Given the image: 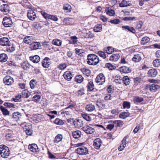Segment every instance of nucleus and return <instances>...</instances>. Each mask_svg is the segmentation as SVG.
<instances>
[{
    "label": "nucleus",
    "mask_w": 160,
    "mask_h": 160,
    "mask_svg": "<svg viewBox=\"0 0 160 160\" xmlns=\"http://www.w3.org/2000/svg\"><path fill=\"white\" fill-rule=\"evenodd\" d=\"M76 106V104L75 102L72 101L71 100L70 102L68 104V106L67 108H65V110H67L68 109H70V110H71L72 111L73 108H75Z\"/></svg>",
    "instance_id": "nucleus-31"
},
{
    "label": "nucleus",
    "mask_w": 160,
    "mask_h": 160,
    "mask_svg": "<svg viewBox=\"0 0 160 160\" xmlns=\"http://www.w3.org/2000/svg\"><path fill=\"white\" fill-rule=\"evenodd\" d=\"M2 23L6 27H10L12 24V19L10 17H5L3 18Z\"/></svg>",
    "instance_id": "nucleus-8"
},
{
    "label": "nucleus",
    "mask_w": 160,
    "mask_h": 160,
    "mask_svg": "<svg viewBox=\"0 0 160 160\" xmlns=\"http://www.w3.org/2000/svg\"><path fill=\"white\" fill-rule=\"evenodd\" d=\"M29 59L30 61L34 63H37L38 62L40 59V57L38 55L31 56L29 57Z\"/></svg>",
    "instance_id": "nucleus-27"
},
{
    "label": "nucleus",
    "mask_w": 160,
    "mask_h": 160,
    "mask_svg": "<svg viewBox=\"0 0 160 160\" xmlns=\"http://www.w3.org/2000/svg\"><path fill=\"white\" fill-rule=\"evenodd\" d=\"M41 96L39 95H35L32 97V101L35 102H38L41 98Z\"/></svg>",
    "instance_id": "nucleus-59"
},
{
    "label": "nucleus",
    "mask_w": 160,
    "mask_h": 160,
    "mask_svg": "<svg viewBox=\"0 0 160 160\" xmlns=\"http://www.w3.org/2000/svg\"><path fill=\"white\" fill-rule=\"evenodd\" d=\"M102 143V141L100 138H97L94 140L93 145L95 149L99 150Z\"/></svg>",
    "instance_id": "nucleus-10"
},
{
    "label": "nucleus",
    "mask_w": 160,
    "mask_h": 160,
    "mask_svg": "<svg viewBox=\"0 0 160 160\" xmlns=\"http://www.w3.org/2000/svg\"><path fill=\"white\" fill-rule=\"evenodd\" d=\"M102 29V26L101 24L96 25L93 28V30L95 32H101Z\"/></svg>",
    "instance_id": "nucleus-47"
},
{
    "label": "nucleus",
    "mask_w": 160,
    "mask_h": 160,
    "mask_svg": "<svg viewBox=\"0 0 160 160\" xmlns=\"http://www.w3.org/2000/svg\"><path fill=\"white\" fill-rule=\"evenodd\" d=\"M81 116L84 119L88 122L90 121L92 119L91 117L88 114L86 113H81Z\"/></svg>",
    "instance_id": "nucleus-43"
},
{
    "label": "nucleus",
    "mask_w": 160,
    "mask_h": 160,
    "mask_svg": "<svg viewBox=\"0 0 160 160\" xmlns=\"http://www.w3.org/2000/svg\"><path fill=\"white\" fill-rule=\"evenodd\" d=\"M160 88L159 85L154 83L150 85L148 87L149 90L153 92H157Z\"/></svg>",
    "instance_id": "nucleus-19"
},
{
    "label": "nucleus",
    "mask_w": 160,
    "mask_h": 160,
    "mask_svg": "<svg viewBox=\"0 0 160 160\" xmlns=\"http://www.w3.org/2000/svg\"><path fill=\"white\" fill-rule=\"evenodd\" d=\"M0 10L4 14H7L9 11V7L7 4H3L0 6Z\"/></svg>",
    "instance_id": "nucleus-17"
},
{
    "label": "nucleus",
    "mask_w": 160,
    "mask_h": 160,
    "mask_svg": "<svg viewBox=\"0 0 160 160\" xmlns=\"http://www.w3.org/2000/svg\"><path fill=\"white\" fill-rule=\"evenodd\" d=\"M106 53L105 52H102L101 51H98L97 54L100 57L102 58L103 59H106L107 57V55L105 53Z\"/></svg>",
    "instance_id": "nucleus-60"
},
{
    "label": "nucleus",
    "mask_w": 160,
    "mask_h": 160,
    "mask_svg": "<svg viewBox=\"0 0 160 160\" xmlns=\"http://www.w3.org/2000/svg\"><path fill=\"white\" fill-rule=\"evenodd\" d=\"M82 129L88 134H91L95 132L94 129L89 125H86L82 127Z\"/></svg>",
    "instance_id": "nucleus-6"
},
{
    "label": "nucleus",
    "mask_w": 160,
    "mask_h": 160,
    "mask_svg": "<svg viewBox=\"0 0 160 160\" xmlns=\"http://www.w3.org/2000/svg\"><path fill=\"white\" fill-rule=\"evenodd\" d=\"M158 72L155 69L152 68L149 70L148 73V75L149 77H155L157 75Z\"/></svg>",
    "instance_id": "nucleus-22"
},
{
    "label": "nucleus",
    "mask_w": 160,
    "mask_h": 160,
    "mask_svg": "<svg viewBox=\"0 0 160 160\" xmlns=\"http://www.w3.org/2000/svg\"><path fill=\"white\" fill-rule=\"evenodd\" d=\"M76 152L80 155H86L88 153V149L84 146L79 147L75 150Z\"/></svg>",
    "instance_id": "nucleus-4"
},
{
    "label": "nucleus",
    "mask_w": 160,
    "mask_h": 160,
    "mask_svg": "<svg viewBox=\"0 0 160 160\" xmlns=\"http://www.w3.org/2000/svg\"><path fill=\"white\" fill-rule=\"evenodd\" d=\"M10 154V150L8 147L3 145H0V154L1 157L7 158Z\"/></svg>",
    "instance_id": "nucleus-2"
},
{
    "label": "nucleus",
    "mask_w": 160,
    "mask_h": 160,
    "mask_svg": "<svg viewBox=\"0 0 160 160\" xmlns=\"http://www.w3.org/2000/svg\"><path fill=\"white\" fill-rule=\"evenodd\" d=\"M75 51L76 54L78 55L81 58L84 57L85 53L83 49L76 48H75Z\"/></svg>",
    "instance_id": "nucleus-33"
},
{
    "label": "nucleus",
    "mask_w": 160,
    "mask_h": 160,
    "mask_svg": "<svg viewBox=\"0 0 160 160\" xmlns=\"http://www.w3.org/2000/svg\"><path fill=\"white\" fill-rule=\"evenodd\" d=\"M41 46V43L39 42H33L30 44V48L32 50H36Z\"/></svg>",
    "instance_id": "nucleus-21"
},
{
    "label": "nucleus",
    "mask_w": 160,
    "mask_h": 160,
    "mask_svg": "<svg viewBox=\"0 0 160 160\" xmlns=\"http://www.w3.org/2000/svg\"><path fill=\"white\" fill-rule=\"evenodd\" d=\"M103 100L99 99L97 101L96 105L99 108V110L105 109L106 108V105L104 103Z\"/></svg>",
    "instance_id": "nucleus-18"
},
{
    "label": "nucleus",
    "mask_w": 160,
    "mask_h": 160,
    "mask_svg": "<svg viewBox=\"0 0 160 160\" xmlns=\"http://www.w3.org/2000/svg\"><path fill=\"white\" fill-rule=\"evenodd\" d=\"M82 133L79 130H77L72 132V136L75 139H78L80 138Z\"/></svg>",
    "instance_id": "nucleus-35"
},
{
    "label": "nucleus",
    "mask_w": 160,
    "mask_h": 160,
    "mask_svg": "<svg viewBox=\"0 0 160 160\" xmlns=\"http://www.w3.org/2000/svg\"><path fill=\"white\" fill-rule=\"evenodd\" d=\"M8 59V57L5 53H2L0 54V62H6Z\"/></svg>",
    "instance_id": "nucleus-50"
},
{
    "label": "nucleus",
    "mask_w": 160,
    "mask_h": 160,
    "mask_svg": "<svg viewBox=\"0 0 160 160\" xmlns=\"http://www.w3.org/2000/svg\"><path fill=\"white\" fill-rule=\"evenodd\" d=\"M114 126L116 127H122L123 124V122L120 120H116L113 122Z\"/></svg>",
    "instance_id": "nucleus-38"
},
{
    "label": "nucleus",
    "mask_w": 160,
    "mask_h": 160,
    "mask_svg": "<svg viewBox=\"0 0 160 160\" xmlns=\"http://www.w3.org/2000/svg\"><path fill=\"white\" fill-rule=\"evenodd\" d=\"M72 112L71 110H68V111H66L64 110L61 112V114L64 117H66L70 115Z\"/></svg>",
    "instance_id": "nucleus-63"
},
{
    "label": "nucleus",
    "mask_w": 160,
    "mask_h": 160,
    "mask_svg": "<svg viewBox=\"0 0 160 160\" xmlns=\"http://www.w3.org/2000/svg\"><path fill=\"white\" fill-rule=\"evenodd\" d=\"M85 110L88 112H92L95 109V106L92 104H88L86 105Z\"/></svg>",
    "instance_id": "nucleus-37"
},
{
    "label": "nucleus",
    "mask_w": 160,
    "mask_h": 160,
    "mask_svg": "<svg viewBox=\"0 0 160 160\" xmlns=\"http://www.w3.org/2000/svg\"><path fill=\"white\" fill-rule=\"evenodd\" d=\"M32 26L35 29L39 30L41 28L40 23L38 22H34L32 24Z\"/></svg>",
    "instance_id": "nucleus-56"
},
{
    "label": "nucleus",
    "mask_w": 160,
    "mask_h": 160,
    "mask_svg": "<svg viewBox=\"0 0 160 160\" xmlns=\"http://www.w3.org/2000/svg\"><path fill=\"white\" fill-rule=\"evenodd\" d=\"M129 138V136L127 135L125 136L121 142V144L120 146L118 148V150L119 151H121L124 148L126 147V145L127 142H128V141H127V139Z\"/></svg>",
    "instance_id": "nucleus-7"
},
{
    "label": "nucleus",
    "mask_w": 160,
    "mask_h": 160,
    "mask_svg": "<svg viewBox=\"0 0 160 160\" xmlns=\"http://www.w3.org/2000/svg\"><path fill=\"white\" fill-rule=\"evenodd\" d=\"M114 51V48H113L109 46L105 48L104 51L107 54H111Z\"/></svg>",
    "instance_id": "nucleus-46"
},
{
    "label": "nucleus",
    "mask_w": 160,
    "mask_h": 160,
    "mask_svg": "<svg viewBox=\"0 0 160 160\" xmlns=\"http://www.w3.org/2000/svg\"><path fill=\"white\" fill-rule=\"evenodd\" d=\"M119 70L121 74H128L130 72L131 69L130 68L125 66L120 67L119 68Z\"/></svg>",
    "instance_id": "nucleus-12"
},
{
    "label": "nucleus",
    "mask_w": 160,
    "mask_h": 160,
    "mask_svg": "<svg viewBox=\"0 0 160 160\" xmlns=\"http://www.w3.org/2000/svg\"><path fill=\"white\" fill-rule=\"evenodd\" d=\"M94 84L92 80L90 81L87 86L88 91L91 92L94 89Z\"/></svg>",
    "instance_id": "nucleus-36"
},
{
    "label": "nucleus",
    "mask_w": 160,
    "mask_h": 160,
    "mask_svg": "<svg viewBox=\"0 0 160 160\" xmlns=\"http://www.w3.org/2000/svg\"><path fill=\"white\" fill-rule=\"evenodd\" d=\"M50 58L48 57H45L42 62V65L43 68H49L51 63L50 61Z\"/></svg>",
    "instance_id": "nucleus-9"
},
{
    "label": "nucleus",
    "mask_w": 160,
    "mask_h": 160,
    "mask_svg": "<svg viewBox=\"0 0 160 160\" xmlns=\"http://www.w3.org/2000/svg\"><path fill=\"white\" fill-rule=\"evenodd\" d=\"M28 148L32 152L38 154L39 152V149L37 145L35 143L30 144L28 145Z\"/></svg>",
    "instance_id": "nucleus-5"
},
{
    "label": "nucleus",
    "mask_w": 160,
    "mask_h": 160,
    "mask_svg": "<svg viewBox=\"0 0 160 160\" xmlns=\"http://www.w3.org/2000/svg\"><path fill=\"white\" fill-rule=\"evenodd\" d=\"M142 60V57L140 54H137L134 55L132 58V61L135 63L139 62Z\"/></svg>",
    "instance_id": "nucleus-24"
},
{
    "label": "nucleus",
    "mask_w": 160,
    "mask_h": 160,
    "mask_svg": "<svg viewBox=\"0 0 160 160\" xmlns=\"http://www.w3.org/2000/svg\"><path fill=\"white\" fill-rule=\"evenodd\" d=\"M120 58V56L118 53H115L112 55L109 58V60L112 62H116Z\"/></svg>",
    "instance_id": "nucleus-23"
},
{
    "label": "nucleus",
    "mask_w": 160,
    "mask_h": 160,
    "mask_svg": "<svg viewBox=\"0 0 160 160\" xmlns=\"http://www.w3.org/2000/svg\"><path fill=\"white\" fill-rule=\"evenodd\" d=\"M3 82L5 85H11L13 83V79L9 76H6L3 79Z\"/></svg>",
    "instance_id": "nucleus-13"
},
{
    "label": "nucleus",
    "mask_w": 160,
    "mask_h": 160,
    "mask_svg": "<svg viewBox=\"0 0 160 160\" xmlns=\"http://www.w3.org/2000/svg\"><path fill=\"white\" fill-rule=\"evenodd\" d=\"M99 57L95 54H89L87 57V62L90 65L95 66L99 62Z\"/></svg>",
    "instance_id": "nucleus-1"
},
{
    "label": "nucleus",
    "mask_w": 160,
    "mask_h": 160,
    "mask_svg": "<svg viewBox=\"0 0 160 160\" xmlns=\"http://www.w3.org/2000/svg\"><path fill=\"white\" fill-rule=\"evenodd\" d=\"M63 138L62 135L61 134H58L55 138L53 140L54 143H57L60 142Z\"/></svg>",
    "instance_id": "nucleus-39"
},
{
    "label": "nucleus",
    "mask_w": 160,
    "mask_h": 160,
    "mask_svg": "<svg viewBox=\"0 0 160 160\" xmlns=\"http://www.w3.org/2000/svg\"><path fill=\"white\" fill-rule=\"evenodd\" d=\"M9 43V41L8 38L3 37L0 38V44L2 46H7Z\"/></svg>",
    "instance_id": "nucleus-25"
},
{
    "label": "nucleus",
    "mask_w": 160,
    "mask_h": 160,
    "mask_svg": "<svg viewBox=\"0 0 160 160\" xmlns=\"http://www.w3.org/2000/svg\"><path fill=\"white\" fill-rule=\"evenodd\" d=\"M6 50L8 52H11L14 51L15 48L13 45L11 44H10L9 43L7 45Z\"/></svg>",
    "instance_id": "nucleus-48"
},
{
    "label": "nucleus",
    "mask_w": 160,
    "mask_h": 160,
    "mask_svg": "<svg viewBox=\"0 0 160 160\" xmlns=\"http://www.w3.org/2000/svg\"><path fill=\"white\" fill-rule=\"evenodd\" d=\"M152 64L154 67H160V59L157 58L154 60L152 62Z\"/></svg>",
    "instance_id": "nucleus-52"
},
{
    "label": "nucleus",
    "mask_w": 160,
    "mask_h": 160,
    "mask_svg": "<svg viewBox=\"0 0 160 160\" xmlns=\"http://www.w3.org/2000/svg\"><path fill=\"white\" fill-rule=\"evenodd\" d=\"M3 105L5 106L7 108H15L14 104H12V103L8 102H6L4 103Z\"/></svg>",
    "instance_id": "nucleus-62"
},
{
    "label": "nucleus",
    "mask_w": 160,
    "mask_h": 160,
    "mask_svg": "<svg viewBox=\"0 0 160 160\" xmlns=\"http://www.w3.org/2000/svg\"><path fill=\"white\" fill-rule=\"evenodd\" d=\"M150 41V38L148 37H144L142 38L141 41V45H144L148 42Z\"/></svg>",
    "instance_id": "nucleus-53"
},
{
    "label": "nucleus",
    "mask_w": 160,
    "mask_h": 160,
    "mask_svg": "<svg viewBox=\"0 0 160 160\" xmlns=\"http://www.w3.org/2000/svg\"><path fill=\"white\" fill-rule=\"evenodd\" d=\"M53 122L54 123L59 125H63L65 124V122L63 120L58 118H56L54 121Z\"/></svg>",
    "instance_id": "nucleus-45"
},
{
    "label": "nucleus",
    "mask_w": 160,
    "mask_h": 160,
    "mask_svg": "<svg viewBox=\"0 0 160 160\" xmlns=\"http://www.w3.org/2000/svg\"><path fill=\"white\" fill-rule=\"evenodd\" d=\"M27 15L28 19L31 21L34 20L37 18L35 12L32 10H28Z\"/></svg>",
    "instance_id": "nucleus-11"
},
{
    "label": "nucleus",
    "mask_w": 160,
    "mask_h": 160,
    "mask_svg": "<svg viewBox=\"0 0 160 160\" xmlns=\"http://www.w3.org/2000/svg\"><path fill=\"white\" fill-rule=\"evenodd\" d=\"M30 95V93L27 90H24L22 92V95H21V98H28Z\"/></svg>",
    "instance_id": "nucleus-41"
},
{
    "label": "nucleus",
    "mask_w": 160,
    "mask_h": 160,
    "mask_svg": "<svg viewBox=\"0 0 160 160\" xmlns=\"http://www.w3.org/2000/svg\"><path fill=\"white\" fill-rule=\"evenodd\" d=\"M21 127H22L23 131L25 132L26 131V130L30 129V128H32L31 125L25 122L21 124Z\"/></svg>",
    "instance_id": "nucleus-29"
},
{
    "label": "nucleus",
    "mask_w": 160,
    "mask_h": 160,
    "mask_svg": "<svg viewBox=\"0 0 160 160\" xmlns=\"http://www.w3.org/2000/svg\"><path fill=\"white\" fill-rule=\"evenodd\" d=\"M131 2L129 0H122L121 3H119L120 7H123L130 6L131 5Z\"/></svg>",
    "instance_id": "nucleus-28"
},
{
    "label": "nucleus",
    "mask_w": 160,
    "mask_h": 160,
    "mask_svg": "<svg viewBox=\"0 0 160 160\" xmlns=\"http://www.w3.org/2000/svg\"><path fill=\"white\" fill-rule=\"evenodd\" d=\"M64 78L67 81H70L73 77L72 73L69 71L65 72L63 75Z\"/></svg>",
    "instance_id": "nucleus-16"
},
{
    "label": "nucleus",
    "mask_w": 160,
    "mask_h": 160,
    "mask_svg": "<svg viewBox=\"0 0 160 160\" xmlns=\"http://www.w3.org/2000/svg\"><path fill=\"white\" fill-rule=\"evenodd\" d=\"M144 99L142 97H140L138 96H136L134 97L133 98V101L135 103H140L142 101H143Z\"/></svg>",
    "instance_id": "nucleus-51"
},
{
    "label": "nucleus",
    "mask_w": 160,
    "mask_h": 160,
    "mask_svg": "<svg viewBox=\"0 0 160 160\" xmlns=\"http://www.w3.org/2000/svg\"><path fill=\"white\" fill-rule=\"evenodd\" d=\"M63 24L65 25H69L72 24V19L70 18H64L63 20Z\"/></svg>",
    "instance_id": "nucleus-54"
},
{
    "label": "nucleus",
    "mask_w": 160,
    "mask_h": 160,
    "mask_svg": "<svg viewBox=\"0 0 160 160\" xmlns=\"http://www.w3.org/2000/svg\"><path fill=\"white\" fill-rule=\"evenodd\" d=\"M80 70L85 77H88L90 76L91 71L88 68L85 67L82 68L80 69Z\"/></svg>",
    "instance_id": "nucleus-15"
},
{
    "label": "nucleus",
    "mask_w": 160,
    "mask_h": 160,
    "mask_svg": "<svg viewBox=\"0 0 160 160\" xmlns=\"http://www.w3.org/2000/svg\"><path fill=\"white\" fill-rule=\"evenodd\" d=\"M73 123L75 127L80 128L83 125V121L82 119L78 118L74 120Z\"/></svg>",
    "instance_id": "nucleus-14"
},
{
    "label": "nucleus",
    "mask_w": 160,
    "mask_h": 160,
    "mask_svg": "<svg viewBox=\"0 0 160 160\" xmlns=\"http://www.w3.org/2000/svg\"><path fill=\"white\" fill-rule=\"evenodd\" d=\"M143 25V22L142 21L137 22L136 23L135 28L136 29L139 30L141 29Z\"/></svg>",
    "instance_id": "nucleus-57"
},
{
    "label": "nucleus",
    "mask_w": 160,
    "mask_h": 160,
    "mask_svg": "<svg viewBox=\"0 0 160 160\" xmlns=\"http://www.w3.org/2000/svg\"><path fill=\"white\" fill-rule=\"evenodd\" d=\"M123 108H130L131 107L130 103L127 101H124L122 103Z\"/></svg>",
    "instance_id": "nucleus-58"
},
{
    "label": "nucleus",
    "mask_w": 160,
    "mask_h": 160,
    "mask_svg": "<svg viewBox=\"0 0 160 160\" xmlns=\"http://www.w3.org/2000/svg\"><path fill=\"white\" fill-rule=\"evenodd\" d=\"M63 9L66 12H70L72 10V7L70 5L66 4L63 6Z\"/></svg>",
    "instance_id": "nucleus-55"
},
{
    "label": "nucleus",
    "mask_w": 160,
    "mask_h": 160,
    "mask_svg": "<svg viewBox=\"0 0 160 160\" xmlns=\"http://www.w3.org/2000/svg\"><path fill=\"white\" fill-rule=\"evenodd\" d=\"M22 68L24 70H28L29 68L30 64L28 63L27 61H25L21 64Z\"/></svg>",
    "instance_id": "nucleus-34"
},
{
    "label": "nucleus",
    "mask_w": 160,
    "mask_h": 160,
    "mask_svg": "<svg viewBox=\"0 0 160 160\" xmlns=\"http://www.w3.org/2000/svg\"><path fill=\"white\" fill-rule=\"evenodd\" d=\"M84 37L86 38H92L94 37V34L92 32L88 31L85 33Z\"/></svg>",
    "instance_id": "nucleus-40"
},
{
    "label": "nucleus",
    "mask_w": 160,
    "mask_h": 160,
    "mask_svg": "<svg viewBox=\"0 0 160 160\" xmlns=\"http://www.w3.org/2000/svg\"><path fill=\"white\" fill-rule=\"evenodd\" d=\"M52 43L54 45L60 46L62 45V41L60 39H55L52 41Z\"/></svg>",
    "instance_id": "nucleus-44"
},
{
    "label": "nucleus",
    "mask_w": 160,
    "mask_h": 160,
    "mask_svg": "<svg viewBox=\"0 0 160 160\" xmlns=\"http://www.w3.org/2000/svg\"><path fill=\"white\" fill-rule=\"evenodd\" d=\"M84 79V78L82 75L77 74L74 78V81L77 83H81L83 81Z\"/></svg>",
    "instance_id": "nucleus-20"
},
{
    "label": "nucleus",
    "mask_w": 160,
    "mask_h": 160,
    "mask_svg": "<svg viewBox=\"0 0 160 160\" xmlns=\"http://www.w3.org/2000/svg\"><path fill=\"white\" fill-rule=\"evenodd\" d=\"M130 115V114L129 112H122L119 114V117L120 118L124 119L129 116Z\"/></svg>",
    "instance_id": "nucleus-42"
},
{
    "label": "nucleus",
    "mask_w": 160,
    "mask_h": 160,
    "mask_svg": "<svg viewBox=\"0 0 160 160\" xmlns=\"http://www.w3.org/2000/svg\"><path fill=\"white\" fill-rule=\"evenodd\" d=\"M0 109L4 115L7 116L9 114V112L3 106H1Z\"/></svg>",
    "instance_id": "nucleus-49"
},
{
    "label": "nucleus",
    "mask_w": 160,
    "mask_h": 160,
    "mask_svg": "<svg viewBox=\"0 0 160 160\" xmlns=\"http://www.w3.org/2000/svg\"><path fill=\"white\" fill-rule=\"evenodd\" d=\"M106 14L110 16H114L115 14L114 11L110 7H107L105 9Z\"/></svg>",
    "instance_id": "nucleus-26"
},
{
    "label": "nucleus",
    "mask_w": 160,
    "mask_h": 160,
    "mask_svg": "<svg viewBox=\"0 0 160 160\" xmlns=\"http://www.w3.org/2000/svg\"><path fill=\"white\" fill-rule=\"evenodd\" d=\"M122 82L125 86L129 85L130 83V80L129 77L127 76H124L122 79Z\"/></svg>",
    "instance_id": "nucleus-32"
},
{
    "label": "nucleus",
    "mask_w": 160,
    "mask_h": 160,
    "mask_svg": "<svg viewBox=\"0 0 160 160\" xmlns=\"http://www.w3.org/2000/svg\"><path fill=\"white\" fill-rule=\"evenodd\" d=\"M42 46L45 48H47V50H50L52 48L51 47L52 45L51 44H49L48 42H43L42 43Z\"/></svg>",
    "instance_id": "nucleus-61"
},
{
    "label": "nucleus",
    "mask_w": 160,
    "mask_h": 160,
    "mask_svg": "<svg viewBox=\"0 0 160 160\" xmlns=\"http://www.w3.org/2000/svg\"><path fill=\"white\" fill-rule=\"evenodd\" d=\"M105 77L102 73L98 74L95 79V82L99 85H103L105 81Z\"/></svg>",
    "instance_id": "nucleus-3"
},
{
    "label": "nucleus",
    "mask_w": 160,
    "mask_h": 160,
    "mask_svg": "<svg viewBox=\"0 0 160 160\" xmlns=\"http://www.w3.org/2000/svg\"><path fill=\"white\" fill-rule=\"evenodd\" d=\"M32 38L31 37L28 36L26 37H25L24 38L23 41L24 42L27 44L31 43V41Z\"/></svg>",
    "instance_id": "nucleus-64"
},
{
    "label": "nucleus",
    "mask_w": 160,
    "mask_h": 160,
    "mask_svg": "<svg viewBox=\"0 0 160 160\" xmlns=\"http://www.w3.org/2000/svg\"><path fill=\"white\" fill-rule=\"evenodd\" d=\"M122 28L134 34L136 32L135 29L133 27H130L128 26H122Z\"/></svg>",
    "instance_id": "nucleus-30"
}]
</instances>
